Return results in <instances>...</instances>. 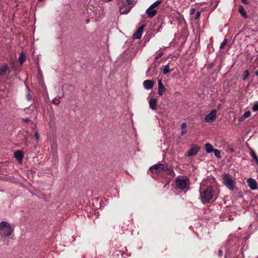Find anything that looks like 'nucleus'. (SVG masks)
<instances>
[{"mask_svg":"<svg viewBox=\"0 0 258 258\" xmlns=\"http://www.w3.org/2000/svg\"><path fill=\"white\" fill-rule=\"evenodd\" d=\"M35 138H36V139L37 140H39V138H40V135H39V134L38 133V132H36L35 133V135H34Z\"/></svg>","mask_w":258,"mask_h":258,"instance_id":"32","label":"nucleus"},{"mask_svg":"<svg viewBox=\"0 0 258 258\" xmlns=\"http://www.w3.org/2000/svg\"><path fill=\"white\" fill-rule=\"evenodd\" d=\"M207 3L206 2H203V4H206Z\"/></svg>","mask_w":258,"mask_h":258,"instance_id":"43","label":"nucleus"},{"mask_svg":"<svg viewBox=\"0 0 258 258\" xmlns=\"http://www.w3.org/2000/svg\"><path fill=\"white\" fill-rule=\"evenodd\" d=\"M200 147L197 145H192L189 150L186 153L187 157H190L196 155L199 151Z\"/></svg>","mask_w":258,"mask_h":258,"instance_id":"8","label":"nucleus"},{"mask_svg":"<svg viewBox=\"0 0 258 258\" xmlns=\"http://www.w3.org/2000/svg\"><path fill=\"white\" fill-rule=\"evenodd\" d=\"M186 133V130L185 129H184V130H182L181 132V134L182 135H184Z\"/></svg>","mask_w":258,"mask_h":258,"instance_id":"36","label":"nucleus"},{"mask_svg":"<svg viewBox=\"0 0 258 258\" xmlns=\"http://www.w3.org/2000/svg\"><path fill=\"white\" fill-rule=\"evenodd\" d=\"M252 109L254 112L258 111V101L254 103Z\"/></svg>","mask_w":258,"mask_h":258,"instance_id":"26","label":"nucleus"},{"mask_svg":"<svg viewBox=\"0 0 258 258\" xmlns=\"http://www.w3.org/2000/svg\"><path fill=\"white\" fill-rule=\"evenodd\" d=\"M134 0H126L125 2H126V4L130 5V6H132L134 3Z\"/></svg>","mask_w":258,"mask_h":258,"instance_id":"29","label":"nucleus"},{"mask_svg":"<svg viewBox=\"0 0 258 258\" xmlns=\"http://www.w3.org/2000/svg\"><path fill=\"white\" fill-rule=\"evenodd\" d=\"M150 169L152 172L157 174L161 175L162 174H167L170 176H173L174 173L171 168H169L167 165L163 164H155L150 167Z\"/></svg>","mask_w":258,"mask_h":258,"instance_id":"2","label":"nucleus"},{"mask_svg":"<svg viewBox=\"0 0 258 258\" xmlns=\"http://www.w3.org/2000/svg\"><path fill=\"white\" fill-rule=\"evenodd\" d=\"M186 127V124L185 123H182L181 124V130H184Z\"/></svg>","mask_w":258,"mask_h":258,"instance_id":"33","label":"nucleus"},{"mask_svg":"<svg viewBox=\"0 0 258 258\" xmlns=\"http://www.w3.org/2000/svg\"><path fill=\"white\" fill-rule=\"evenodd\" d=\"M223 183L230 190H233L235 184V179L228 174H224Z\"/></svg>","mask_w":258,"mask_h":258,"instance_id":"5","label":"nucleus"},{"mask_svg":"<svg viewBox=\"0 0 258 258\" xmlns=\"http://www.w3.org/2000/svg\"><path fill=\"white\" fill-rule=\"evenodd\" d=\"M10 73V69L8 67L7 64L5 63L0 66V76L8 75Z\"/></svg>","mask_w":258,"mask_h":258,"instance_id":"10","label":"nucleus"},{"mask_svg":"<svg viewBox=\"0 0 258 258\" xmlns=\"http://www.w3.org/2000/svg\"><path fill=\"white\" fill-rule=\"evenodd\" d=\"M24 121L26 122H28L29 121V119H24Z\"/></svg>","mask_w":258,"mask_h":258,"instance_id":"41","label":"nucleus"},{"mask_svg":"<svg viewBox=\"0 0 258 258\" xmlns=\"http://www.w3.org/2000/svg\"><path fill=\"white\" fill-rule=\"evenodd\" d=\"M154 82L151 80H145L143 82L144 87L146 89H150L153 88Z\"/></svg>","mask_w":258,"mask_h":258,"instance_id":"13","label":"nucleus"},{"mask_svg":"<svg viewBox=\"0 0 258 258\" xmlns=\"http://www.w3.org/2000/svg\"><path fill=\"white\" fill-rule=\"evenodd\" d=\"M254 214L256 215V217H255L256 220L258 221V210H255Z\"/></svg>","mask_w":258,"mask_h":258,"instance_id":"35","label":"nucleus"},{"mask_svg":"<svg viewBox=\"0 0 258 258\" xmlns=\"http://www.w3.org/2000/svg\"><path fill=\"white\" fill-rule=\"evenodd\" d=\"M248 185L251 190H255L257 188V185L255 180L251 178H249L247 180Z\"/></svg>","mask_w":258,"mask_h":258,"instance_id":"11","label":"nucleus"},{"mask_svg":"<svg viewBox=\"0 0 258 258\" xmlns=\"http://www.w3.org/2000/svg\"><path fill=\"white\" fill-rule=\"evenodd\" d=\"M200 15H201L200 12V11L197 12V13L196 14L195 19L197 20L198 19H199V18L200 17Z\"/></svg>","mask_w":258,"mask_h":258,"instance_id":"30","label":"nucleus"},{"mask_svg":"<svg viewBox=\"0 0 258 258\" xmlns=\"http://www.w3.org/2000/svg\"><path fill=\"white\" fill-rule=\"evenodd\" d=\"M26 97H27V99L28 100H30L32 99V96L30 94V93H28L26 95Z\"/></svg>","mask_w":258,"mask_h":258,"instance_id":"31","label":"nucleus"},{"mask_svg":"<svg viewBox=\"0 0 258 258\" xmlns=\"http://www.w3.org/2000/svg\"><path fill=\"white\" fill-rule=\"evenodd\" d=\"M157 99L156 98H151L149 101L150 107L152 110L156 109Z\"/></svg>","mask_w":258,"mask_h":258,"instance_id":"16","label":"nucleus"},{"mask_svg":"<svg viewBox=\"0 0 258 258\" xmlns=\"http://www.w3.org/2000/svg\"><path fill=\"white\" fill-rule=\"evenodd\" d=\"M237 237L232 235H230L228 239V243L229 245H232V242L236 241Z\"/></svg>","mask_w":258,"mask_h":258,"instance_id":"21","label":"nucleus"},{"mask_svg":"<svg viewBox=\"0 0 258 258\" xmlns=\"http://www.w3.org/2000/svg\"><path fill=\"white\" fill-rule=\"evenodd\" d=\"M14 229L7 221H2L0 223V234L3 237L10 236L13 232Z\"/></svg>","mask_w":258,"mask_h":258,"instance_id":"3","label":"nucleus"},{"mask_svg":"<svg viewBox=\"0 0 258 258\" xmlns=\"http://www.w3.org/2000/svg\"><path fill=\"white\" fill-rule=\"evenodd\" d=\"M170 72L171 71L169 69V65L168 64L166 65L163 69V74L166 75V74L170 73Z\"/></svg>","mask_w":258,"mask_h":258,"instance_id":"24","label":"nucleus"},{"mask_svg":"<svg viewBox=\"0 0 258 258\" xmlns=\"http://www.w3.org/2000/svg\"><path fill=\"white\" fill-rule=\"evenodd\" d=\"M162 0H158L152 4L146 11V13L149 18L153 17L157 12L156 8L162 3Z\"/></svg>","mask_w":258,"mask_h":258,"instance_id":"6","label":"nucleus"},{"mask_svg":"<svg viewBox=\"0 0 258 258\" xmlns=\"http://www.w3.org/2000/svg\"><path fill=\"white\" fill-rule=\"evenodd\" d=\"M25 59H26V55L23 52H22L19 57V62L21 64H22L23 62L25 61Z\"/></svg>","mask_w":258,"mask_h":258,"instance_id":"22","label":"nucleus"},{"mask_svg":"<svg viewBox=\"0 0 258 258\" xmlns=\"http://www.w3.org/2000/svg\"><path fill=\"white\" fill-rule=\"evenodd\" d=\"M200 198L203 203L209 202L214 197V191L207 181L203 180L200 187Z\"/></svg>","mask_w":258,"mask_h":258,"instance_id":"1","label":"nucleus"},{"mask_svg":"<svg viewBox=\"0 0 258 258\" xmlns=\"http://www.w3.org/2000/svg\"><path fill=\"white\" fill-rule=\"evenodd\" d=\"M248 75H249V73H248V71H245L243 72V74L242 75V79L243 80H246V79L247 78Z\"/></svg>","mask_w":258,"mask_h":258,"instance_id":"27","label":"nucleus"},{"mask_svg":"<svg viewBox=\"0 0 258 258\" xmlns=\"http://www.w3.org/2000/svg\"><path fill=\"white\" fill-rule=\"evenodd\" d=\"M143 31V26H141L138 28L136 32L134 33L133 37L134 39H140L142 35Z\"/></svg>","mask_w":258,"mask_h":258,"instance_id":"12","label":"nucleus"},{"mask_svg":"<svg viewBox=\"0 0 258 258\" xmlns=\"http://www.w3.org/2000/svg\"><path fill=\"white\" fill-rule=\"evenodd\" d=\"M195 9H194V8H191V9H190V15H192V14H194L195 13Z\"/></svg>","mask_w":258,"mask_h":258,"instance_id":"34","label":"nucleus"},{"mask_svg":"<svg viewBox=\"0 0 258 258\" xmlns=\"http://www.w3.org/2000/svg\"><path fill=\"white\" fill-rule=\"evenodd\" d=\"M239 12L241 14V15L244 18H246V13L243 7L242 6H240L239 8Z\"/></svg>","mask_w":258,"mask_h":258,"instance_id":"23","label":"nucleus"},{"mask_svg":"<svg viewBox=\"0 0 258 258\" xmlns=\"http://www.w3.org/2000/svg\"><path fill=\"white\" fill-rule=\"evenodd\" d=\"M189 185V180L187 177L179 176L175 180L176 186L184 191L188 190Z\"/></svg>","mask_w":258,"mask_h":258,"instance_id":"4","label":"nucleus"},{"mask_svg":"<svg viewBox=\"0 0 258 258\" xmlns=\"http://www.w3.org/2000/svg\"><path fill=\"white\" fill-rule=\"evenodd\" d=\"M159 89H158V94L159 95L161 96L163 94V93L165 91V88L163 85L162 83V80H159L158 82Z\"/></svg>","mask_w":258,"mask_h":258,"instance_id":"14","label":"nucleus"},{"mask_svg":"<svg viewBox=\"0 0 258 258\" xmlns=\"http://www.w3.org/2000/svg\"><path fill=\"white\" fill-rule=\"evenodd\" d=\"M14 157L19 161H22L23 158V154L21 151L18 150L14 153Z\"/></svg>","mask_w":258,"mask_h":258,"instance_id":"15","label":"nucleus"},{"mask_svg":"<svg viewBox=\"0 0 258 258\" xmlns=\"http://www.w3.org/2000/svg\"><path fill=\"white\" fill-rule=\"evenodd\" d=\"M217 110L213 109L209 114L207 115L205 117V121L206 122H212L216 119Z\"/></svg>","mask_w":258,"mask_h":258,"instance_id":"9","label":"nucleus"},{"mask_svg":"<svg viewBox=\"0 0 258 258\" xmlns=\"http://www.w3.org/2000/svg\"><path fill=\"white\" fill-rule=\"evenodd\" d=\"M255 75H256V76H258V71H256V72H255Z\"/></svg>","mask_w":258,"mask_h":258,"instance_id":"42","label":"nucleus"},{"mask_svg":"<svg viewBox=\"0 0 258 258\" xmlns=\"http://www.w3.org/2000/svg\"><path fill=\"white\" fill-rule=\"evenodd\" d=\"M130 49H127L126 51H124V52H123V55H124L125 54H127L128 53V50H129Z\"/></svg>","mask_w":258,"mask_h":258,"instance_id":"40","label":"nucleus"},{"mask_svg":"<svg viewBox=\"0 0 258 258\" xmlns=\"http://www.w3.org/2000/svg\"><path fill=\"white\" fill-rule=\"evenodd\" d=\"M205 150L208 153H212L214 150L213 146L210 143L205 144Z\"/></svg>","mask_w":258,"mask_h":258,"instance_id":"19","label":"nucleus"},{"mask_svg":"<svg viewBox=\"0 0 258 258\" xmlns=\"http://www.w3.org/2000/svg\"><path fill=\"white\" fill-rule=\"evenodd\" d=\"M251 112L249 111H246L244 114L238 118L239 122H242L250 116Z\"/></svg>","mask_w":258,"mask_h":258,"instance_id":"17","label":"nucleus"},{"mask_svg":"<svg viewBox=\"0 0 258 258\" xmlns=\"http://www.w3.org/2000/svg\"><path fill=\"white\" fill-rule=\"evenodd\" d=\"M227 43V39H225L221 43L219 48H223L226 43Z\"/></svg>","mask_w":258,"mask_h":258,"instance_id":"28","label":"nucleus"},{"mask_svg":"<svg viewBox=\"0 0 258 258\" xmlns=\"http://www.w3.org/2000/svg\"><path fill=\"white\" fill-rule=\"evenodd\" d=\"M218 254L219 256H221L223 254V251L221 249H220L218 251Z\"/></svg>","mask_w":258,"mask_h":258,"instance_id":"37","label":"nucleus"},{"mask_svg":"<svg viewBox=\"0 0 258 258\" xmlns=\"http://www.w3.org/2000/svg\"><path fill=\"white\" fill-rule=\"evenodd\" d=\"M249 154L253 160H254L256 163L258 165V156H256L255 152L253 150H251L249 152Z\"/></svg>","mask_w":258,"mask_h":258,"instance_id":"20","label":"nucleus"},{"mask_svg":"<svg viewBox=\"0 0 258 258\" xmlns=\"http://www.w3.org/2000/svg\"><path fill=\"white\" fill-rule=\"evenodd\" d=\"M215 155V156L216 157H218V158H220L221 157V153L220 152V151L218 149H214V150L213 151V152Z\"/></svg>","mask_w":258,"mask_h":258,"instance_id":"25","label":"nucleus"},{"mask_svg":"<svg viewBox=\"0 0 258 258\" xmlns=\"http://www.w3.org/2000/svg\"><path fill=\"white\" fill-rule=\"evenodd\" d=\"M241 2L243 3L244 4H248V2L247 0H241Z\"/></svg>","mask_w":258,"mask_h":258,"instance_id":"39","label":"nucleus"},{"mask_svg":"<svg viewBox=\"0 0 258 258\" xmlns=\"http://www.w3.org/2000/svg\"><path fill=\"white\" fill-rule=\"evenodd\" d=\"M247 248V245L246 244L245 240H243L241 243V247L240 248V252L243 254V251L246 250ZM242 257H243V254H242Z\"/></svg>","mask_w":258,"mask_h":258,"instance_id":"18","label":"nucleus"},{"mask_svg":"<svg viewBox=\"0 0 258 258\" xmlns=\"http://www.w3.org/2000/svg\"><path fill=\"white\" fill-rule=\"evenodd\" d=\"M162 55V53H159V54H158V55L156 56V58L157 59L158 58H159L160 57H161V56Z\"/></svg>","mask_w":258,"mask_h":258,"instance_id":"38","label":"nucleus"},{"mask_svg":"<svg viewBox=\"0 0 258 258\" xmlns=\"http://www.w3.org/2000/svg\"><path fill=\"white\" fill-rule=\"evenodd\" d=\"M132 7L126 2H122L119 6V12L121 14H126L130 12Z\"/></svg>","mask_w":258,"mask_h":258,"instance_id":"7","label":"nucleus"}]
</instances>
